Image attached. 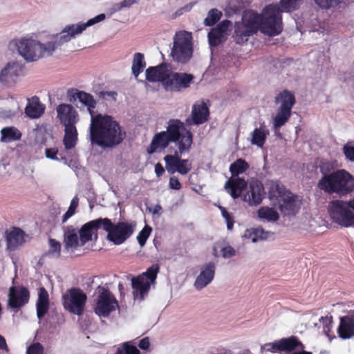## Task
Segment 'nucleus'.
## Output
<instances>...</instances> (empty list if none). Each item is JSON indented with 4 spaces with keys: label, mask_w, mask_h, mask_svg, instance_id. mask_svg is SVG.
Wrapping results in <instances>:
<instances>
[{
    "label": "nucleus",
    "mask_w": 354,
    "mask_h": 354,
    "mask_svg": "<svg viewBox=\"0 0 354 354\" xmlns=\"http://www.w3.org/2000/svg\"><path fill=\"white\" fill-rule=\"evenodd\" d=\"M170 142H174L177 147L174 154H168L164 157L165 168L171 174L178 173L186 175L192 169V161L182 159L181 155L191 149L193 136L190 130L179 120H170L167 130L157 133L153 137L147 152L152 154L159 150L165 149Z\"/></svg>",
    "instance_id": "obj_1"
},
{
    "label": "nucleus",
    "mask_w": 354,
    "mask_h": 354,
    "mask_svg": "<svg viewBox=\"0 0 354 354\" xmlns=\"http://www.w3.org/2000/svg\"><path fill=\"white\" fill-rule=\"evenodd\" d=\"M301 0H281L279 8L277 4H270L264 8L261 15L253 10H245L241 21L234 25L233 37L239 44L248 41L249 37L259 30L268 36H276L282 31V12H290L297 8Z\"/></svg>",
    "instance_id": "obj_2"
},
{
    "label": "nucleus",
    "mask_w": 354,
    "mask_h": 354,
    "mask_svg": "<svg viewBox=\"0 0 354 354\" xmlns=\"http://www.w3.org/2000/svg\"><path fill=\"white\" fill-rule=\"evenodd\" d=\"M105 18L104 14H100L86 23L67 25L59 33L53 35L45 43H41L32 37L26 36L12 40L9 46L12 49H15L26 62H37L44 57L51 56L64 44L80 35L87 27L102 21Z\"/></svg>",
    "instance_id": "obj_3"
},
{
    "label": "nucleus",
    "mask_w": 354,
    "mask_h": 354,
    "mask_svg": "<svg viewBox=\"0 0 354 354\" xmlns=\"http://www.w3.org/2000/svg\"><path fill=\"white\" fill-rule=\"evenodd\" d=\"M124 138L125 132L111 116L99 113L92 117L90 138L93 145L112 147L119 145Z\"/></svg>",
    "instance_id": "obj_4"
},
{
    "label": "nucleus",
    "mask_w": 354,
    "mask_h": 354,
    "mask_svg": "<svg viewBox=\"0 0 354 354\" xmlns=\"http://www.w3.org/2000/svg\"><path fill=\"white\" fill-rule=\"evenodd\" d=\"M324 176L318 182V187L328 194L336 193L346 195L354 189V178L346 170L339 169L330 174H324V168H322Z\"/></svg>",
    "instance_id": "obj_5"
},
{
    "label": "nucleus",
    "mask_w": 354,
    "mask_h": 354,
    "mask_svg": "<svg viewBox=\"0 0 354 354\" xmlns=\"http://www.w3.org/2000/svg\"><path fill=\"white\" fill-rule=\"evenodd\" d=\"M269 194L271 198H275L281 212L283 215L295 214L300 208V201L297 196L286 190L279 182H272Z\"/></svg>",
    "instance_id": "obj_6"
},
{
    "label": "nucleus",
    "mask_w": 354,
    "mask_h": 354,
    "mask_svg": "<svg viewBox=\"0 0 354 354\" xmlns=\"http://www.w3.org/2000/svg\"><path fill=\"white\" fill-rule=\"evenodd\" d=\"M192 40L191 33L187 31H179L176 33L171 51L174 60L186 63L190 59L193 54Z\"/></svg>",
    "instance_id": "obj_7"
},
{
    "label": "nucleus",
    "mask_w": 354,
    "mask_h": 354,
    "mask_svg": "<svg viewBox=\"0 0 354 354\" xmlns=\"http://www.w3.org/2000/svg\"><path fill=\"white\" fill-rule=\"evenodd\" d=\"M302 342L295 336L281 338L278 341L264 344L261 346V351L271 353H281L283 351L291 353V354H312L306 351Z\"/></svg>",
    "instance_id": "obj_8"
},
{
    "label": "nucleus",
    "mask_w": 354,
    "mask_h": 354,
    "mask_svg": "<svg viewBox=\"0 0 354 354\" xmlns=\"http://www.w3.org/2000/svg\"><path fill=\"white\" fill-rule=\"evenodd\" d=\"M248 167V162L241 158L237 159L230 165V171L232 177L225 183V189L233 198H238L243 188L246 185L245 180L238 176L244 173Z\"/></svg>",
    "instance_id": "obj_9"
},
{
    "label": "nucleus",
    "mask_w": 354,
    "mask_h": 354,
    "mask_svg": "<svg viewBox=\"0 0 354 354\" xmlns=\"http://www.w3.org/2000/svg\"><path fill=\"white\" fill-rule=\"evenodd\" d=\"M160 267L158 264L150 266L146 272L131 280L135 299L142 300L148 294L150 286L155 283Z\"/></svg>",
    "instance_id": "obj_10"
},
{
    "label": "nucleus",
    "mask_w": 354,
    "mask_h": 354,
    "mask_svg": "<svg viewBox=\"0 0 354 354\" xmlns=\"http://www.w3.org/2000/svg\"><path fill=\"white\" fill-rule=\"evenodd\" d=\"M136 223L135 221H120L115 224L109 219L107 228V239L115 245H120L127 240L134 232Z\"/></svg>",
    "instance_id": "obj_11"
},
{
    "label": "nucleus",
    "mask_w": 354,
    "mask_h": 354,
    "mask_svg": "<svg viewBox=\"0 0 354 354\" xmlns=\"http://www.w3.org/2000/svg\"><path fill=\"white\" fill-rule=\"evenodd\" d=\"M347 201L335 200L330 202L329 211L333 220L341 226L348 227L354 225V212Z\"/></svg>",
    "instance_id": "obj_12"
},
{
    "label": "nucleus",
    "mask_w": 354,
    "mask_h": 354,
    "mask_svg": "<svg viewBox=\"0 0 354 354\" xmlns=\"http://www.w3.org/2000/svg\"><path fill=\"white\" fill-rule=\"evenodd\" d=\"M118 308V301L111 291L104 286H99L95 313L100 317H106Z\"/></svg>",
    "instance_id": "obj_13"
},
{
    "label": "nucleus",
    "mask_w": 354,
    "mask_h": 354,
    "mask_svg": "<svg viewBox=\"0 0 354 354\" xmlns=\"http://www.w3.org/2000/svg\"><path fill=\"white\" fill-rule=\"evenodd\" d=\"M86 299V294L78 288H71L62 295L64 308L77 315H82Z\"/></svg>",
    "instance_id": "obj_14"
},
{
    "label": "nucleus",
    "mask_w": 354,
    "mask_h": 354,
    "mask_svg": "<svg viewBox=\"0 0 354 354\" xmlns=\"http://www.w3.org/2000/svg\"><path fill=\"white\" fill-rule=\"evenodd\" d=\"M264 195V188L261 182L257 180H252L249 183V185L243 188L239 196H241L243 200L247 202L250 205H257L262 201Z\"/></svg>",
    "instance_id": "obj_15"
},
{
    "label": "nucleus",
    "mask_w": 354,
    "mask_h": 354,
    "mask_svg": "<svg viewBox=\"0 0 354 354\" xmlns=\"http://www.w3.org/2000/svg\"><path fill=\"white\" fill-rule=\"evenodd\" d=\"M109 218H104L95 219L83 225L78 230L81 246L91 241L93 236L96 239L97 229L102 228L104 230V228H107Z\"/></svg>",
    "instance_id": "obj_16"
},
{
    "label": "nucleus",
    "mask_w": 354,
    "mask_h": 354,
    "mask_svg": "<svg viewBox=\"0 0 354 354\" xmlns=\"http://www.w3.org/2000/svg\"><path fill=\"white\" fill-rule=\"evenodd\" d=\"M194 77L191 74L174 73L169 69V75L165 82L164 88L167 91H180L189 86Z\"/></svg>",
    "instance_id": "obj_17"
},
{
    "label": "nucleus",
    "mask_w": 354,
    "mask_h": 354,
    "mask_svg": "<svg viewBox=\"0 0 354 354\" xmlns=\"http://www.w3.org/2000/svg\"><path fill=\"white\" fill-rule=\"evenodd\" d=\"M22 73V65L17 62H8L0 71V82L5 86H12Z\"/></svg>",
    "instance_id": "obj_18"
},
{
    "label": "nucleus",
    "mask_w": 354,
    "mask_h": 354,
    "mask_svg": "<svg viewBox=\"0 0 354 354\" xmlns=\"http://www.w3.org/2000/svg\"><path fill=\"white\" fill-rule=\"evenodd\" d=\"M29 292L23 286H12L8 292V306L12 308H19L28 302Z\"/></svg>",
    "instance_id": "obj_19"
},
{
    "label": "nucleus",
    "mask_w": 354,
    "mask_h": 354,
    "mask_svg": "<svg viewBox=\"0 0 354 354\" xmlns=\"http://www.w3.org/2000/svg\"><path fill=\"white\" fill-rule=\"evenodd\" d=\"M232 24L224 20L208 33V40L211 47L216 46L223 42L229 35Z\"/></svg>",
    "instance_id": "obj_20"
},
{
    "label": "nucleus",
    "mask_w": 354,
    "mask_h": 354,
    "mask_svg": "<svg viewBox=\"0 0 354 354\" xmlns=\"http://www.w3.org/2000/svg\"><path fill=\"white\" fill-rule=\"evenodd\" d=\"M215 269L216 265L214 262H209L202 266L200 268V273L194 283V288L201 290L208 286L214 279Z\"/></svg>",
    "instance_id": "obj_21"
},
{
    "label": "nucleus",
    "mask_w": 354,
    "mask_h": 354,
    "mask_svg": "<svg viewBox=\"0 0 354 354\" xmlns=\"http://www.w3.org/2000/svg\"><path fill=\"white\" fill-rule=\"evenodd\" d=\"M57 118L65 127L75 126L78 121V114L72 105L61 104L57 109Z\"/></svg>",
    "instance_id": "obj_22"
},
{
    "label": "nucleus",
    "mask_w": 354,
    "mask_h": 354,
    "mask_svg": "<svg viewBox=\"0 0 354 354\" xmlns=\"http://www.w3.org/2000/svg\"><path fill=\"white\" fill-rule=\"evenodd\" d=\"M170 66L161 64L156 67H149L146 70V79L151 82H160L162 86L169 75Z\"/></svg>",
    "instance_id": "obj_23"
},
{
    "label": "nucleus",
    "mask_w": 354,
    "mask_h": 354,
    "mask_svg": "<svg viewBox=\"0 0 354 354\" xmlns=\"http://www.w3.org/2000/svg\"><path fill=\"white\" fill-rule=\"evenodd\" d=\"M209 117V109L203 102H198L194 104L191 115V120H187L189 124L198 125L206 122Z\"/></svg>",
    "instance_id": "obj_24"
},
{
    "label": "nucleus",
    "mask_w": 354,
    "mask_h": 354,
    "mask_svg": "<svg viewBox=\"0 0 354 354\" xmlns=\"http://www.w3.org/2000/svg\"><path fill=\"white\" fill-rule=\"evenodd\" d=\"M26 234L18 227H13L6 232L7 247L10 250H15L23 245L26 241Z\"/></svg>",
    "instance_id": "obj_25"
},
{
    "label": "nucleus",
    "mask_w": 354,
    "mask_h": 354,
    "mask_svg": "<svg viewBox=\"0 0 354 354\" xmlns=\"http://www.w3.org/2000/svg\"><path fill=\"white\" fill-rule=\"evenodd\" d=\"M337 334L342 339L354 337V317L344 316L340 317L339 325L337 328Z\"/></svg>",
    "instance_id": "obj_26"
},
{
    "label": "nucleus",
    "mask_w": 354,
    "mask_h": 354,
    "mask_svg": "<svg viewBox=\"0 0 354 354\" xmlns=\"http://www.w3.org/2000/svg\"><path fill=\"white\" fill-rule=\"evenodd\" d=\"M45 111V105L41 103L37 96L28 99V102L25 108L26 115L31 118L36 119L40 118Z\"/></svg>",
    "instance_id": "obj_27"
},
{
    "label": "nucleus",
    "mask_w": 354,
    "mask_h": 354,
    "mask_svg": "<svg viewBox=\"0 0 354 354\" xmlns=\"http://www.w3.org/2000/svg\"><path fill=\"white\" fill-rule=\"evenodd\" d=\"M64 243L67 250L73 251L78 246H81L78 230L73 226L64 228Z\"/></svg>",
    "instance_id": "obj_28"
},
{
    "label": "nucleus",
    "mask_w": 354,
    "mask_h": 354,
    "mask_svg": "<svg viewBox=\"0 0 354 354\" xmlns=\"http://www.w3.org/2000/svg\"><path fill=\"white\" fill-rule=\"evenodd\" d=\"M269 232L265 231L261 227H252L246 229L242 235L243 240L248 243H257L266 240L269 236Z\"/></svg>",
    "instance_id": "obj_29"
},
{
    "label": "nucleus",
    "mask_w": 354,
    "mask_h": 354,
    "mask_svg": "<svg viewBox=\"0 0 354 354\" xmlns=\"http://www.w3.org/2000/svg\"><path fill=\"white\" fill-rule=\"evenodd\" d=\"M72 96L74 100H78L80 102L87 107L91 120L92 117L95 116V115H94L93 109L95 108L96 101L94 100L93 97L88 93L78 90L73 91Z\"/></svg>",
    "instance_id": "obj_30"
},
{
    "label": "nucleus",
    "mask_w": 354,
    "mask_h": 354,
    "mask_svg": "<svg viewBox=\"0 0 354 354\" xmlns=\"http://www.w3.org/2000/svg\"><path fill=\"white\" fill-rule=\"evenodd\" d=\"M333 317L326 315L321 317L318 322L314 323V327L317 328L319 333L324 334L330 340H332L335 337L333 331Z\"/></svg>",
    "instance_id": "obj_31"
},
{
    "label": "nucleus",
    "mask_w": 354,
    "mask_h": 354,
    "mask_svg": "<svg viewBox=\"0 0 354 354\" xmlns=\"http://www.w3.org/2000/svg\"><path fill=\"white\" fill-rule=\"evenodd\" d=\"M49 308L48 293L43 287L39 289L37 301V315L40 319L48 312Z\"/></svg>",
    "instance_id": "obj_32"
},
{
    "label": "nucleus",
    "mask_w": 354,
    "mask_h": 354,
    "mask_svg": "<svg viewBox=\"0 0 354 354\" xmlns=\"http://www.w3.org/2000/svg\"><path fill=\"white\" fill-rule=\"evenodd\" d=\"M1 141L2 142H12L19 140L21 138V131L15 127H4L1 130Z\"/></svg>",
    "instance_id": "obj_33"
},
{
    "label": "nucleus",
    "mask_w": 354,
    "mask_h": 354,
    "mask_svg": "<svg viewBox=\"0 0 354 354\" xmlns=\"http://www.w3.org/2000/svg\"><path fill=\"white\" fill-rule=\"evenodd\" d=\"M77 140V132L75 126L65 127L64 145L65 149L69 150L75 147Z\"/></svg>",
    "instance_id": "obj_34"
},
{
    "label": "nucleus",
    "mask_w": 354,
    "mask_h": 354,
    "mask_svg": "<svg viewBox=\"0 0 354 354\" xmlns=\"http://www.w3.org/2000/svg\"><path fill=\"white\" fill-rule=\"evenodd\" d=\"M277 102L281 103L279 109L291 111L292 107L295 104L294 95L288 91L279 93L275 99Z\"/></svg>",
    "instance_id": "obj_35"
},
{
    "label": "nucleus",
    "mask_w": 354,
    "mask_h": 354,
    "mask_svg": "<svg viewBox=\"0 0 354 354\" xmlns=\"http://www.w3.org/2000/svg\"><path fill=\"white\" fill-rule=\"evenodd\" d=\"M146 66L144 55L141 53H136L133 55L131 66V71L133 76L137 78Z\"/></svg>",
    "instance_id": "obj_36"
},
{
    "label": "nucleus",
    "mask_w": 354,
    "mask_h": 354,
    "mask_svg": "<svg viewBox=\"0 0 354 354\" xmlns=\"http://www.w3.org/2000/svg\"><path fill=\"white\" fill-rule=\"evenodd\" d=\"M268 134L269 131L264 127L255 129L252 133L251 143L261 147Z\"/></svg>",
    "instance_id": "obj_37"
},
{
    "label": "nucleus",
    "mask_w": 354,
    "mask_h": 354,
    "mask_svg": "<svg viewBox=\"0 0 354 354\" xmlns=\"http://www.w3.org/2000/svg\"><path fill=\"white\" fill-rule=\"evenodd\" d=\"M291 111L279 109L277 113L276 116L274 118L273 127L274 131H278L290 117Z\"/></svg>",
    "instance_id": "obj_38"
},
{
    "label": "nucleus",
    "mask_w": 354,
    "mask_h": 354,
    "mask_svg": "<svg viewBox=\"0 0 354 354\" xmlns=\"http://www.w3.org/2000/svg\"><path fill=\"white\" fill-rule=\"evenodd\" d=\"M258 216L260 218L266 219L268 221H275L278 219V213L272 207H263L258 212Z\"/></svg>",
    "instance_id": "obj_39"
},
{
    "label": "nucleus",
    "mask_w": 354,
    "mask_h": 354,
    "mask_svg": "<svg viewBox=\"0 0 354 354\" xmlns=\"http://www.w3.org/2000/svg\"><path fill=\"white\" fill-rule=\"evenodd\" d=\"M314 1L320 8L328 10L336 8L340 4H345L348 0H314Z\"/></svg>",
    "instance_id": "obj_40"
},
{
    "label": "nucleus",
    "mask_w": 354,
    "mask_h": 354,
    "mask_svg": "<svg viewBox=\"0 0 354 354\" xmlns=\"http://www.w3.org/2000/svg\"><path fill=\"white\" fill-rule=\"evenodd\" d=\"M78 204H79V198L77 197V196H75L71 200L70 206H69L68 210L62 216V223L66 222L68 218H70L71 216H73L75 214V210H76L77 207H78Z\"/></svg>",
    "instance_id": "obj_41"
},
{
    "label": "nucleus",
    "mask_w": 354,
    "mask_h": 354,
    "mask_svg": "<svg viewBox=\"0 0 354 354\" xmlns=\"http://www.w3.org/2000/svg\"><path fill=\"white\" fill-rule=\"evenodd\" d=\"M222 13L217 9H212L209 10L207 17L205 19L204 23L206 26H213L221 18Z\"/></svg>",
    "instance_id": "obj_42"
},
{
    "label": "nucleus",
    "mask_w": 354,
    "mask_h": 354,
    "mask_svg": "<svg viewBox=\"0 0 354 354\" xmlns=\"http://www.w3.org/2000/svg\"><path fill=\"white\" fill-rule=\"evenodd\" d=\"M116 354H140V351L131 342H125L118 348Z\"/></svg>",
    "instance_id": "obj_43"
},
{
    "label": "nucleus",
    "mask_w": 354,
    "mask_h": 354,
    "mask_svg": "<svg viewBox=\"0 0 354 354\" xmlns=\"http://www.w3.org/2000/svg\"><path fill=\"white\" fill-rule=\"evenodd\" d=\"M61 252V244L59 241L50 239H49V249L48 251V254L57 258L60 256Z\"/></svg>",
    "instance_id": "obj_44"
},
{
    "label": "nucleus",
    "mask_w": 354,
    "mask_h": 354,
    "mask_svg": "<svg viewBox=\"0 0 354 354\" xmlns=\"http://www.w3.org/2000/svg\"><path fill=\"white\" fill-rule=\"evenodd\" d=\"M249 0H227V8L233 12H236L244 8Z\"/></svg>",
    "instance_id": "obj_45"
},
{
    "label": "nucleus",
    "mask_w": 354,
    "mask_h": 354,
    "mask_svg": "<svg viewBox=\"0 0 354 354\" xmlns=\"http://www.w3.org/2000/svg\"><path fill=\"white\" fill-rule=\"evenodd\" d=\"M151 227L149 225H145L144 228L140 232L137 236V240L141 247H143L151 232Z\"/></svg>",
    "instance_id": "obj_46"
},
{
    "label": "nucleus",
    "mask_w": 354,
    "mask_h": 354,
    "mask_svg": "<svg viewBox=\"0 0 354 354\" xmlns=\"http://www.w3.org/2000/svg\"><path fill=\"white\" fill-rule=\"evenodd\" d=\"M26 354H44V348L40 343H33L27 347Z\"/></svg>",
    "instance_id": "obj_47"
},
{
    "label": "nucleus",
    "mask_w": 354,
    "mask_h": 354,
    "mask_svg": "<svg viewBox=\"0 0 354 354\" xmlns=\"http://www.w3.org/2000/svg\"><path fill=\"white\" fill-rule=\"evenodd\" d=\"M343 152L347 160L354 162V146L349 142L346 144L343 147Z\"/></svg>",
    "instance_id": "obj_48"
},
{
    "label": "nucleus",
    "mask_w": 354,
    "mask_h": 354,
    "mask_svg": "<svg viewBox=\"0 0 354 354\" xmlns=\"http://www.w3.org/2000/svg\"><path fill=\"white\" fill-rule=\"evenodd\" d=\"M221 254L225 259L230 258L236 255V250L231 246L227 245L222 248Z\"/></svg>",
    "instance_id": "obj_49"
},
{
    "label": "nucleus",
    "mask_w": 354,
    "mask_h": 354,
    "mask_svg": "<svg viewBox=\"0 0 354 354\" xmlns=\"http://www.w3.org/2000/svg\"><path fill=\"white\" fill-rule=\"evenodd\" d=\"M58 149L57 148H46L45 149L46 157L48 159L57 160Z\"/></svg>",
    "instance_id": "obj_50"
},
{
    "label": "nucleus",
    "mask_w": 354,
    "mask_h": 354,
    "mask_svg": "<svg viewBox=\"0 0 354 354\" xmlns=\"http://www.w3.org/2000/svg\"><path fill=\"white\" fill-rule=\"evenodd\" d=\"M169 186L170 189L175 190H179L182 187L178 178L176 176H172L169 178Z\"/></svg>",
    "instance_id": "obj_51"
},
{
    "label": "nucleus",
    "mask_w": 354,
    "mask_h": 354,
    "mask_svg": "<svg viewBox=\"0 0 354 354\" xmlns=\"http://www.w3.org/2000/svg\"><path fill=\"white\" fill-rule=\"evenodd\" d=\"M15 113H16V111H15V110L5 109H0V115L3 118H10V117L15 115Z\"/></svg>",
    "instance_id": "obj_52"
},
{
    "label": "nucleus",
    "mask_w": 354,
    "mask_h": 354,
    "mask_svg": "<svg viewBox=\"0 0 354 354\" xmlns=\"http://www.w3.org/2000/svg\"><path fill=\"white\" fill-rule=\"evenodd\" d=\"M149 345H150V343H149V339L148 337H145V338L142 339L138 344L139 347L143 350L148 349L149 347Z\"/></svg>",
    "instance_id": "obj_53"
},
{
    "label": "nucleus",
    "mask_w": 354,
    "mask_h": 354,
    "mask_svg": "<svg viewBox=\"0 0 354 354\" xmlns=\"http://www.w3.org/2000/svg\"><path fill=\"white\" fill-rule=\"evenodd\" d=\"M117 95L118 94L115 91H105L101 93V95L102 96L103 98L107 99L108 97H111L114 100H115Z\"/></svg>",
    "instance_id": "obj_54"
},
{
    "label": "nucleus",
    "mask_w": 354,
    "mask_h": 354,
    "mask_svg": "<svg viewBox=\"0 0 354 354\" xmlns=\"http://www.w3.org/2000/svg\"><path fill=\"white\" fill-rule=\"evenodd\" d=\"M226 224L227 228L228 230H232L234 226V219L233 217L229 214L228 216L224 217Z\"/></svg>",
    "instance_id": "obj_55"
},
{
    "label": "nucleus",
    "mask_w": 354,
    "mask_h": 354,
    "mask_svg": "<svg viewBox=\"0 0 354 354\" xmlns=\"http://www.w3.org/2000/svg\"><path fill=\"white\" fill-rule=\"evenodd\" d=\"M194 3H190L186 6H185L184 7L180 8L177 12H176V14L178 15H182L183 12H189L191 10L192 6H193Z\"/></svg>",
    "instance_id": "obj_56"
},
{
    "label": "nucleus",
    "mask_w": 354,
    "mask_h": 354,
    "mask_svg": "<svg viewBox=\"0 0 354 354\" xmlns=\"http://www.w3.org/2000/svg\"><path fill=\"white\" fill-rule=\"evenodd\" d=\"M155 172H156V176L158 177H160L165 172V169L160 163H157L155 165Z\"/></svg>",
    "instance_id": "obj_57"
},
{
    "label": "nucleus",
    "mask_w": 354,
    "mask_h": 354,
    "mask_svg": "<svg viewBox=\"0 0 354 354\" xmlns=\"http://www.w3.org/2000/svg\"><path fill=\"white\" fill-rule=\"evenodd\" d=\"M136 3V0H123L120 3V8H129Z\"/></svg>",
    "instance_id": "obj_58"
},
{
    "label": "nucleus",
    "mask_w": 354,
    "mask_h": 354,
    "mask_svg": "<svg viewBox=\"0 0 354 354\" xmlns=\"http://www.w3.org/2000/svg\"><path fill=\"white\" fill-rule=\"evenodd\" d=\"M0 348L6 349L7 345L5 339L0 336Z\"/></svg>",
    "instance_id": "obj_59"
},
{
    "label": "nucleus",
    "mask_w": 354,
    "mask_h": 354,
    "mask_svg": "<svg viewBox=\"0 0 354 354\" xmlns=\"http://www.w3.org/2000/svg\"><path fill=\"white\" fill-rule=\"evenodd\" d=\"M219 209L221 210V214L223 216V217H226V216H228V215L230 214L225 209V208L221 207V206H219Z\"/></svg>",
    "instance_id": "obj_60"
},
{
    "label": "nucleus",
    "mask_w": 354,
    "mask_h": 354,
    "mask_svg": "<svg viewBox=\"0 0 354 354\" xmlns=\"http://www.w3.org/2000/svg\"><path fill=\"white\" fill-rule=\"evenodd\" d=\"M219 209L221 210V214L223 216V217H226V216H228V215L230 214L225 209V208L221 207V206H219Z\"/></svg>",
    "instance_id": "obj_61"
},
{
    "label": "nucleus",
    "mask_w": 354,
    "mask_h": 354,
    "mask_svg": "<svg viewBox=\"0 0 354 354\" xmlns=\"http://www.w3.org/2000/svg\"><path fill=\"white\" fill-rule=\"evenodd\" d=\"M347 203L349 204L350 207L354 210V198L352 200H350L349 201H347Z\"/></svg>",
    "instance_id": "obj_62"
},
{
    "label": "nucleus",
    "mask_w": 354,
    "mask_h": 354,
    "mask_svg": "<svg viewBox=\"0 0 354 354\" xmlns=\"http://www.w3.org/2000/svg\"><path fill=\"white\" fill-rule=\"evenodd\" d=\"M238 354H252V353L250 352V350L245 349V350L243 351L242 352H241V353H239Z\"/></svg>",
    "instance_id": "obj_63"
},
{
    "label": "nucleus",
    "mask_w": 354,
    "mask_h": 354,
    "mask_svg": "<svg viewBox=\"0 0 354 354\" xmlns=\"http://www.w3.org/2000/svg\"><path fill=\"white\" fill-rule=\"evenodd\" d=\"M221 354H232V351L229 349H224L223 352Z\"/></svg>",
    "instance_id": "obj_64"
}]
</instances>
